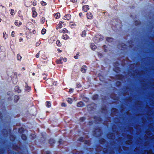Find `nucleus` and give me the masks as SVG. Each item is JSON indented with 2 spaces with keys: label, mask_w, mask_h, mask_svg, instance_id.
I'll return each instance as SVG.
<instances>
[{
  "label": "nucleus",
  "mask_w": 154,
  "mask_h": 154,
  "mask_svg": "<svg viewBox=\"0 0 154 154\" xmlns=\"http://www.w3.org/2000/svg\"><path fill=\"white\" fill-rule=\"evenodd\" d=\"M32 15L34 17H36L37 14V12L35 11V8L34 7H32Z\"/></svg>",
  "instance_id": "1"
},
{
  "label": "nucleus",
  "mask_w": 154,
  "mask_h": 154,
  "mask_svg": "<svg viewBox=\"0 0 154 154\" xmlns=\"http://www.w3.org/2000/svg\"><path fill=\"white\" fill-rule=\"evenodd\" d=\"M6 12V9L5 7L2 6H0V12L2 14Z\"/></svg>",
  "instance_id": "2"
},
{
  "label": "nucleus",
  "mask_w": 154,
  "mask_h": 154,
  "mask_svg": "<svg viewBox=\"0 0 154 154\" xmlns=\"http://www.w3.org/2000/svg\"><path fill=\"white\" fill-rule=\"evenodd\" d=\"M87 69V67L86 66L84 65L82 66L81 68V71L82 72L85 73Z\"/></svg>",
  "instance_id": "3"
},
{
  "label": "nucleus",
  "mask_w": 154,
  "mask_h": 154,
  "mask_svg": "<svg viewBox=\"0 0 154 154\" xmlns=\"http://www.w3.org/2000/svg\"><path fill=\"white\" fill-rule=\"evenodd\" d=\"M86 17L88 19H91L92 18L93 15L91 13L88 12L86 14Z\"/></svg>",
  "instance_id": "4"
},
{
  "label": "nucleus",
  "mask_w": 154,
  "mask_h": 154,
  "mask_svg": "<svg viewBox=\"0 0 154 154\" xmlns=\"http://www.w3.org/2000/svg\"><path fill=\"white\" fill-rule=\"evenodd\" d=\"M83 10L85 12H87L89 9V6L88 5L84 6L83 7Z\"/></svg>",
  "instance_id": "5"
},
{
  "label": "nucleus",
  "mask_w": 154,
  "mask_h": 154,
  "mask_svg": "<svg viewBox=\"0 0 154 154\" xmlns=\"http://www.w3.org/2000/svg\"><path fill=\"white\" fill-rule=\"evenodd\" d=\"M63 22L62 21L60 22L59 24L56 26V29H58L62 28L63 26L62 25L63 24Z\"/></svg>",
  "instance_id": "6"
},
{
  "label": "nucleus",
  "mask_w": 154,
  "mask_h": 154,
  "mask_svg": "<svg viewBox=\"0 0 154 154\" xmlns=\"http://www.w3.org/2000/svg\"><path fill=\"white\" fill-rule=\"evenodd\" d=\"M25 90L27 92H29L31 90V88L30 87L28 86L27 84L26 83V85L25 86Z\"/></svg>",
  "instance_id": "7"
},
{
  "label": "nucleus",
  "mask_w": 154,
  "mask_h": 154,
  "mask_svg": "<svg viewBox=\"0 0 154 154\" xmlns=\"http://www.w3.org/2000/svg\"><path fill=\"white\" fill-rule=\"evenodd\" d=\"M71 17V16L70 14H67L65 16L64 18H63V19L64 20H69V19H70Z\"/></svg>",
  "instance_id": "8"
},
{
  "label": "nucleus",
  "mask_w": 154,
  "mask_h": 154,
  "mask_svg": "<svg viewBox=\"0 0 154 154\" xmlns=\"http://www.w3.org/2000/svg\"><path fill=\"white\" fill-rule=\"evenodd\" d=\"M85 105L84 103L82 101H80L78 103L77 106L78 107H83Z\"/></svg>",
  "instance_id": "9"
},
{
  "label": "nucleus",
  "mask_w": 154,
  "mask_h": 154,
  "mask_svg": "<svg viewBox=\"0 0 154 154\" xmlns=\"http://www.w3.org/2000/svg\"><path fill=\"white\" fill-rule=\"evenodd\" d=\"M68 37V36L65 33L63 34V36H62V38L64 40L67 39Z\"/></svg>",
  "instance_id": "10"
},
{
  "label": "nucleus",
  "mask_w": 154,
  "mask_h": 154,
  "mask_svg": "<svg viewBox=\"0 0 154 154\" xmlns=\"http://www.w3.org/2000/svg\"><path fill=\"white\" fill-rule=\"evenodd\" d=\"M14 24L16 26H19L22 24V23L20 21L19 22V24H18V20H16L14 22Z\"/></svg>",
  "instance_id": "11"
},
{
  "label": "nucleus",
  "mask_w": 154,
  "mask_h": 154,
  "mask_svg": "<svg viewBox=\"0 0 154 154\" xmlns=\"http://www.w3.org/2000/svg\"><path fill=\"white\" fill-rule=\"evenodd\" d=\"M106 41L109 42H111L114 40V39L112 38H106Z\"/></svg>",
  "instance_id": "12"
},
{
  "label": "nucleus",
  "mask_w": 154,
  "mask_h": 154,
  "mask_svg": "<svg viewBox=\"0 0 154 154\" xmlns=\"http://www.w3.org/2000/svg\"><path fill=\"white\" fill-rule=\"evenodd\" d=\"M49 143L51 145L54 144L55 143V140L53 139H51L49 140Z\"/></svg>",
  "instance_id": "13"
},
{
  "label": "nucleus",
  "mask_w": 154,
  "mask_h": 154,
  "mask_svg": "<svg viewBox=\"0 0 154 154\" xmlns=\"http://www.w3.org/2000/svg\"><path fill=\"white\" fill-rule=\"evenodd\" d=\"M14 90L16 91H17L18 93H20L21 92V90L19 88V87L18 86H16L14 88Z\"/></svg>",
  "instance_id": "14"
},
{
  "label": "nucleus",
  "mask_w": 154,
  "mask_h": 154,
  "mask_svg": "<svg viewBox=\"0 0 154 154\" xmlns=\"http://www.w3.org/2000/svg\"><path fill=\"white\" fill-rule=\"evenodd\" d=\"M91 47L92 50H95L96 48V46L93 43H91Z\"/></svg>",
  "instance_id": "15"
},
{
  "label": "nucleus",
  "mask_w": 154,
  "mask_h": 154,
  "mask_svg": "<svg viewBox=\"0 0 154 154\" xmlns=\"http://www.w3.org/2000/svg\"><path fill=\"white\" fill-rule=\"evenodd\" d=\"M60 14L59 13H57L56 14H55L54 17L56 19L59 18L60 17Z\"/></svg>",
  "instance_id": "16"
},
{
  "label": "nucleus",
  "mask_w": 154,
  "mask_h": 154,
  "mask_svg": "<svg viewBox=\"0 0 154 154\" xmlns=\"http://www.w3.org/2000/svg\"><path fill=\"white\" fill-rule=\"evenodd\" d=\"M8 35L6 34L5 32H4L3 33V37L5 39H6L8 38Z\"/></svg>",
  "instance_id": "17"
},
{
  "label": "nucleus",
  "mask_w": 154,
  "mask_h": 154,
  "mask_svg": "<svg viewBox=\"0 0 154 154\" xmlns=\"http://www.w3.org/2000/svg\"><path fill=\"white\" fill-rule=\"evenodd\" d=\"M24 131V129L23 128H19L18 132L20 133H23Z\"/></svg>",
  "instance_id": "18"
},
{
  "label": "nucleus",
  "mask_w": 154,
  "mask_h": 154,
  "mask_svg": "<svg viewBox=\"0 0 154 154\" xmlns=\"http://www.w3.org/2000/svg\"><path fill=\"white\" fill-rule=\"evenodd\" d=\"M21 138L23 140H26L27 139V137L26 135L24 134H22V135H21Z\"/></svg>",
  "instance_id": "19"
},
{
  "label": "nucleus",
  "mask_w": 154,
  "mask_h": 154,
  "mask_svg": "<svg viewBox=\"0 0 154 154\" xmlns=\"http://www.w3.org/2000/svg\"><path fill=\"white\" fill-rule=\"evenodd\" d=\"M17 58L18 60L20 61L21 60L22 57L19 54H18L17 55Z\"/></svg>",
  "instance_id": "20"
},
{
  "label": "nucleus",
  "mask_w": 154,
  "mask_h": 154,
  "mask_svg": "<svg viewBox=\"0 0 154 154\" xmlns=\"http://www.w3.org/2000/svg\"><path fill=\"white\" fill-rule=\"evenodd\" d=\"M19 97L17 95H15L14 97V100L16 102H17V101L19 99Z\"/></svg>",
  "instance_id": "21"
},
{
  "label": "nucleus",
  "mask_w": 154,
  "mask_h": 154,
  "mask_svg": "<svg viewBox=\"0 0 154 154\" xmlns=\"http://www.w3.org/2000/svg\"><path fill=\"white\" fill-rule=\"evenodd\" d=\"M86 32L85 31H83L82 32L81 36L82 37H85L86 36Z\"/></svg>",
  "instance_id": "22"
},
{
  "label": "nucleus",
  "mask_w": 154,
  "mask_h": 154,
  "mask_svg": "<svg viewBox=\"0 0 154 154\" xmlns=\"http://www.w3.org/2000/svg\"><path fill=\"white\" fill-rule=\"evenodd\" d=\"M46 106L47 107H49L51 106V103L50 102H46Z\"/></svg>",
  "instance_id": "23"
},
{
  "label": "nucleus",
  "mask_w": 154,
  "mask_h": 154,
  "mask_svg": "<svg viewBox=\"0 0 154 154\" xmlns=\"http://www.w3.org/2000/svg\"><path fill=\"white\" fill-rule=\"evenodd\" d=\"M98 96L97 95V94L94 95L93 97V99L94 100H97L98 98Z\"/></svg>",
  "instance_id": "24"
},
{
  "label": "nucleus",
  "mask_w": 154,
  "mask_h": 154,
  "mask_svg": "<svg viewBox=\"0 0 154 154\" xmlns=\"http://www.w3.org/2000/svg\"><path fill=\"white\" fill-rule=\"evenodd\" d=\"M56 43L58 46H61V44L60 41L59 40H57L56 41Z\"/></svg>",
  "instance_id": "25"
},
{
  "label": "nucleus",
  "mask_w": 154,
  "mask_h": 154,
  "mask_svg": "<svg viewBox=\"0 0 154 154\" xmlns=\"http://www.w3.org/2000/svg\"><path fill=\"white\" fill-rule=\"evenodd\" d=\"M67 101L69 103H70V104L72 103V99L71 98H68V99Z\"/></svg>",
  "instance_id": "26"
},
{
  "label": "nucleus",
  "mask_w": 154,
  "mask_h": 154,
  "mask_svg": "<svg viewBox=\"0 0 154 154\" xmlns=\"http://www.w3.org/2000/svg\"><path fill=\"white\" fill-rule=\"evenodd\" d=\"M46 30L45 29H43L42 30V34L44 35L45 34L46 32Z\"/></svg>",
  "instance_id": "27"
},
{
  "label": "nucleus",
  "mask_w": 154,
  "mask_h": 154,
  "mask_svg": "<svg viewBox=\"0 0 154 154\" xmlns=\"http://www.w3.org/2000/svg\"><path fill=\"white\" fill-rule=\"evenodd\" d=\"M78 141H84V138L82 137H80L78 140Z\"/></svg>",
  "instance_id": "28"
},
{
  "label": "nucleus",
  "mask_w": 154,
  "mask_h": 154,
  "mask_svg": "<svg viewBox=\"0 0 154 154\" xmlns=\"http://www.w3.org/2000/svg\"><path fill=\"white\" fill-rule=\"evenodd\" d=\"M45 21V18L44 17H42L41 20V21L42 23H44Z\"/></svg>",
  "instance_id": "29"
},
{
  "label": "nucleus",
  "mask_w": 154,
  "mask_h": 154,
  "mask_svg": "<svg viewBox=\"0 0 154 154\" xmlns=\"http://www.w3.org/2000/svg\"><path fill=\"white\" fill-rule=\"evenodd\" d=\"M85 119V118L84 117H81L80 118V120L81 122H83Z\"/></svg>",
  "instance_id": "30"
},
{
  "label": "nucleus",
  "mask_w": 154,
  "mask_h": 154,
  "mask_svg": "<svg viewBox=\"0 0 154 154\" xmlns=\"http://www.w3.org/2000/svg\"><path fill=\"white\" fill-rule=\"evenodd\" d=\"M14 10H13V9H11V14L12 15H13L14 14Z\"/></svg>",
  "instance_id": "31"
},
{
  "label": "nucleus",
  "mask_w": 154,
  "mask_h": 154,
  "mask_svg": "<svg viewBox=\"0 0 154 154\" xmlns=\"http://www.w3.org/2000/svg\"><path fill=\"white\" fill-rule=\"evenodd\" d=\"M56 62H57V63L58 64L62 63H63L62 61H61V60H57Z\"/></svg>",
  "instance_id": "32"
},
{
  "label": "nucleus",
  "mask_w": 154,
  "mask_h": 154,
  "mask_svg": "<svg viewBox=\"0 0 154 154\" xmlns=\"http://www.w3.org/2000/svg\"><path fill=\"white\" fill-rule=\"evenodd\" d=\"M63 33H68V31L65 28L63 29Z\"/></svg>",
  "instance_id": "33"
},
{
  "label": "nucleus",
  "mask_w": 154,
  "mask_h": 154,
  "mask_svg": "<svg viewBox=\"0 0 154 154\" xmlns=\"http://www.w3.org/2000/svg\"><path fill=\"white\" fill-rule=\"evenodd\" d=\"M79 53H78L76 56H74V58L75 59H78L79 58Z\"/></svg>",
  "instance_id": "34"
},
{
  "label": "nucleus",
  "mask_w": 154,
  "mask_h": 154,
  "mask_svg": "<svg viewBox=\"0 0 154 154\" xmlns=\"http://www.w3.org/2000/svg\"><path fill=\"white\" fill-rule=\"evenodd\" d=\"M37 2L35 1H34L33 2L32 5L34 6H35L36 5Z\"/></svg>",
  "instance_id": "35"
},
{
  "label": "nucleus",
  "mask_w": 154,
  "mask_h": 154,
  "mask_svg": "<svg viewBox=\"0 0 154 154\" xmlns=\"http://www.w3.org/2000/svg\"><path fill=\"white\" fill-rule=\"evenodd\" d=\"M14 34H15L14 32V31H13L12 32L11 34V35L12 37H14L15 36Z\"/></svg>",
  "instance_id": "36"
},
{
  "label": "nucleus",
  "mask_w": 154,
  "mask_h": 154,
  "mask_svg": "<svg viewBox=\"0 0 154 154\" xmlns=\"http://www.w3.org/2000/svg\"><path fill=\"white\" fill-rule=\"evenodd\" d=\"M61 106H63V107H65L66 106V104L64 103H62L61 104Z\"/></svg>",
  "instance_id": "37"
},
{
  "label": "nucleus",
  "mask_w": 154,
  "mask_h": 154,
  "mask_svg": "<svg viewBox=\"0 0 154 154\" xmlns=\"http://www.w3.org/2000/svg\"><path fill=\"white\" fill-rule=\"evenodd\" d=\"M40 43L39 42H37L35 44L36 46H38L40 44Z\"/></svg>",
  "instance_id": "38"
},
{
  "label": "nucleus",
  "mask_w": 154,
  "mask_h": 154,
  "mask_svg": "<svg viewBox=\"0 0 154 154\" xmlns=\"http://www.w3.org/2000/svg\"><path fill=\"white\" fill-rule=\"evenodd\" d=\"M39 53H37L35 56V57L36 58H38L39 57Z\"/></svg>",
  "instance_id": "39"
},
{
  "label": "nucleus",
  "mask_w": 154,
  "mask_h": 154,
  "mask_svg": "<svg viewBox=\"0 0 154 154\" xmlns=\"http://www.w3.org/2000/svg\"><path fill=\"white\" fill-rule=\"evenodd\" d=\"M19 42H21L23 41V39L21 38L20 37L19 40Z\"/></svg>",
  "instance_id": "40"
},
{
  "label": "nucleus",
  "mask_w": 154,
  "mask_h": 154,
  "mask_svg": "<svg viewBox=\"0 0 154 154\" xmlns=\"http://www.w3.org/2000/svg\"><path fill=\"white\" fill-rule=\"evenodd\" d=\"M71 2H72L73 3H75L76 2L77 0H70Z\"/></svg>",
  "instance_id": "41"
},
{
  "label": "nucleus",
  "mask_w": 154,
  "mask_h": 154,
  "mask_svg": "<svg viewBox=\"0 0 154 154\" xmlns=\"http://www.w3.org/2000/svg\"><path fill=\"white\" fill-rule=\"evenodd\" d=\"M56 85V82H54V83H51V84H49V85Z\"/></svg>",
  "instance_id": "42"
},
{
  "label": "nucleus",
  "mask_w": 154,
  "mask_h": 154,
  "mask_svg": "<svg viewBox=\"0 0 154 154\" xmlns=\"http://www.w3.org/2000/svg\"><path fill=\"white\" fill-rule=\"evenodd\" d=\"M63 60L65 62H66L67 61V59L66 58H63Z\"/></svg>",
  "instance_id": "43"
},
{
  "label": "nucleus",
  "mask_w": 154,
  "mask_h": 154,
  "mask_svg": "<svg viewBox=\"0 0 154 154\" xmlns=\"http://www.w3.org/2000/svg\"><path fill=\"white\" fill-rule=\"evenodd\" d=\"M79 15L80 16V17H82V16H83V14H82V13H80L79 14Z\"/></svg>",
  "instance_id": "44"
},
{
  "label": "nucleus",
  "mask_w": 154,
  "mask_h": 154,
  "mask_svg": "<svg viewBox=\"0 0 154 154\" xmlns=\"http://www.w3.org/2000/svg\"><path fill=\"white\" fill-rule=\"evenodd\" d=\"M73 89H70L69 90V92H73Z\"/></svg>",
  "instance_id": "45"
},
{
  "label": "nucleus",
  "mask_w": 154,
  "mask_h": 154,
  "mask_svg": "<svg viewBox=\"0 0 154 154\" xmlns=\"http://www.w3.org/2000/svg\"><path fill=\"white\" fill-rule=\"evenodd\" d=\"M59 32L60 33H63V30H60L59 31Z\"/></svg>",
  "instance_id": "46"
},
{
  "label": "nucleus",
  "mask_w": 154,
  "mask_h": 154,
  "mask_svg": "<svg viewBox=\"0 0 154 154\" xmlns=\"http://www.w3.org/2000/svg\"><path fill=\"white\" fill-rule=\"evenodd\" d=\"M57 51L59 52H62V51L60 50V49H58Z\"/></svg>",
  "instance_id": "47"
},
{
  "label": "nucleus",
  "mask_w": 154,
  "mask_h": 154,
  "mask_svg": "<svg viewBox=\"0 0 154 154\" xmlns=\"http://www.w3.org/2000/svg\"><path fill=\"white\" fill-rule=\"evenodd\" d=\"M63 57H60V60H61V61H62V60H63Z\"/></svg>",
  "instance_id": "48"
},
{
  "label": "nucleus",
  "mask_w": 154,
  "mask_h": 154,
  "mask_svg": "<svg viewBox=\"0 0 154 154\" xmlns=\"http://www.w3.org/2000/svg\"><path fill=\"white\" fill-rule=\"evenodd\" d=\"M98 54V55H100V56H102V54L100 53H99Z\"/></svg>",
  "instance_id": "49"
},
{
  "label": "nucleus",
  "mask_w": 154,
  "mask_h": 154,
  "mask_svg": "<svg viewBox=\"0 0 154 154\" xmlns=\"http://www.w3.org/2000/svg\"><path fill=\"white\" fill-rule=\"evenodd\" d=\"M17 153H16V152H14L13 153V154H18Z\"/></svg>",
  "instance_id": "50"
},
{
  "label": "nucleus",
  "mask_w": 154,
  "mask_h": 154,
  "mask_svg": "<svg viewBox=\"0 0 154 154\" xmlns=\"http://www.w3.org/2000/svg\"><path fill=\"white\" fill-rule=\"evenodd\" d=\"M22 69L23 70H25V68H23H23H22Z\"/></svg>",
  "instance_id": "51"
},
{
  "label": "nucleus",
  "mask_w": 154,
  "mask_h": 154,
  "mask_svg": "<svg viewBox=\"0 0 154 154\" xmlns=\"http://www.w3.org/2000/svg\"><path fill=\"white\" fill-rule=\"evenodd\" d=\"M100 120H101V119H100V118H99V121H100Z\"/></svg>",
  "instance_id": "52"
},
{
  "label": "nucleus",
  "mask_w": 154,
  "mask_h": 154,
  "mask_svg": "<svg viewBox=\"0 0 154 154\" xmlns=\"http://www.w3.org/2000/svg\"><path fill=\"white\" fill-rule=\"evenodd\" d=\"M2 19H1L0 18V22L1 21Z\"/></svg>",
  "instance_id": "53"
},
{
  "label": "nucleus",
  "mask_w": 154,
  "mask_h": 154,
  "mask_svg": "<svg viewBox=\"0 0 154 154\" xmlns=\"http://www.w3.org/2000/svg\"><path fill=\"white\" fill-rule=\"evenodd\" d=\"M32 75H35V73H33V74H32Z\"/></svg>",
  "instance_id": "54"
},
{
  "label": "nucleus",
  "mask_w": 154,
  "mask_h": 154,
  "mask_svg": "<svg viewBox=\"0 0 154 154\" xmlns=\"http://www.w3.org/2000/svg\"><path fill=\"white\" fill-rule=\"evenodd\" d=\"M46 154H50L49 152H47Z\"/></svg>",
  "instance_id": "55"
},
{
  "label": "nucleus",
  "mask_w": 154,
  "mask_h": 154,
  "mask_svg": "<svg viewBox=\"0 0 154 154\" xmlns=\"http://www.w3.org/2000/svg\"><path fill=\"white\" fill-rule=\"evenodd\" d=\"M117 64H118V65H117V66H118L119 65V64L118 63H117Z\"/></svg>",
  "instance_id": "56"
},
{
  "label": "nucleus",
  "mask_w": 154,
  "mask_h": 154,
  "mask_svg": "<svg viewBox=\"0 0 154 154\" xmlns=\"http://www.w3.org/2000/svg\"><path fill=\"white\" fill-rule=\"evenodd\" d=\"M44 5H46V3L45 2H44Z\"/></svg>",
  "instance_id": "57"
},
{
  "label": "nucleus",
  "mask_w": 154,
  "mask_h": 154,
  "mask_svg": "<svg viewBox=\"0 0 154 154\" xmlns=\"http://www.w3.org/2000/svg\"><path fill=\"white\" fill-rule=\"evenodd\" d=\"M106 46V45H104V48H105Z\"/></svg>",
  "instance_id": "58"
},
{
  "label": "nucleus",
  "mask_w": 154,
  "mask_h": 154,
  "mask_svg": "<svg viewBox=\"0 0 154 154\" xmlns=\"http://www.w3.org/2000/svg\"><path fill=\"white\" fill-rule=\"evenodd\" d=\"M119 85H120V82H119Z\"/></svg>",
  "instance_id": "59"
},
{
  "label": "nucleus",
  "mask_w": 154,
  "mask_h": 154,
  "mask_svg": "<svg viewBox=\"0 0 154 154\" xmlns=\"http://www.w3.org/2000/svg\"><path fill=\"white\" fill-rule=\"evenodd\" d=\"M20 35H22V33H20Z\"/></svg>",
  "instance_id": "60"
},
{
  "label": "nucleus",
  "mask_w": 154,
  "mask_h": 154,
  "mask_svg": "<svg viewBox=\"0 0 154 154\" xmlns=\"http://www.w3.org/2000/svg\"><path fill=\"white\" fill-rule=\"evenodd\" d=\"M47 81H48V82H49V80H47Z\"/></svg>",
  "instance_id": "61"
},
{
  "label": "nucleus",
  "mask_w": 154,
  "mask_h": 154,
  "mask_svg": "<svg viewBox=\"0 0 154 154\" xmlns=\"http://www.w3.org/2000/svg\"><path fill=\"white\" fill-rule=\"evenodd\" d=\"M77 154H81L80 153H77Z\"/></svg>",
  "instance_id": "62"
},
{
  "label": "nucleus",
  "mask_w": 154,
  "mask_h": 154,
  "mask_svg": "<svg viewBox=\"0 0 154 154\" xmlns=\"http://www.w3.org/2000/svg\"><path fill=\"white\" fill-rule=\"evenodd\" d=\"M105 52H106V49H105Z\"/></svg>",
  "instance_id": "63"
},
{
  "label": "nucleus",
  "mask_w": 154,
  "mask_h": 154,
  "mask_svg": "<svg viewBox=\"0 0 154 154\" xmlns=\"http://www.w3.org/2000/svg\"><path fill=\"white\" fill-rule=\"evenodd\" d=\"M147 154H149V153H147Z\"/></svg>",
  "instance_id": "64"
}]
</instances>
